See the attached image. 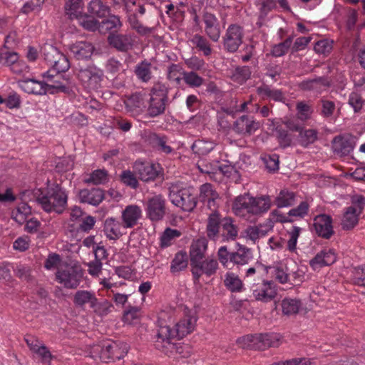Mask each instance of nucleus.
I'll use <instances>...</instances> for the list:
<instances>
[{
    "mask_svg": "<svg viewBox=\"0 0 365 365\" xmlns=\"http://www.w3.org/2000/svg\"><path fill=\"white\" fill-rule=\"evenodd\" d=\"M35 196L37 203L46 212L61 214L67 206L68 194L58 183H48L45 188L38 190Z\"/></svg>",
    "mask_w": 365,
    "mask_h": 365,
    "instance_id": "f257e3e1",
    "label": "nucleus"
},
{
    "mask_svg": "<svg viewBox=\"0 0 365 365\" xmlns=\"http://www.w3.org/2000/svg\"><path fill=\"white\" fill-rule=\"evenodd\" d=\"M271 205L269 196L253 197L249 194L237 197L232 204L234 213L240 217L249 219L251 216L267 212Z\"/></svg>",
    "mask_w": 365,
    "mask_h": 365,
    "instance_id": "f03ea898",
    "label": "nucleus"
},
{
    "mask_svg": "<svg viewBox=\"0 0 365 365\" xmlns=\"http://www.w3.org/2000/svg\"><path fill=\"white\" fill-rule=\"evenodd\" d=\"M127 352L126 344L107 339L91 346L89 356L94 359H99L102 361L110 362L123 359Z\"/></svg>",
    "mask_w": 365,
    "mask_h": 365,
    "instance_id": "7ed1b4c3",
    "label": "nucleus"
},
{
    "mask_svg": "<svg viewBox=\"0 0 365 365\" xmlns=\"http://www.w3.org/2000/svg\"><path fill=\"white\" fill-rule=\"evenodd\" d=\"M170 334L167 327H160L157 330L154 341L155 348L168 356L175 353L182 358L189 357L192 352L191 347L188 344L172 342L175 338H170Z\"/></svg>",
    "mask_w": 365,
    "mask_h": 365,
    "instance_id": "20e7f679",
    "label": "nucleus"
},
{
    "mask_svg": "<svg viewBox=\"0 0 365 365\" xmlns=\"http://www.w3.org/2000/svg\"><path fill=\"white\" fill-rule=\"evenodd\" d=\"M283 341V338L278 334H249L240 338L237 343L243 347L264 350L269 347H278Z\"/></svg>",
    "mask_w": 365,
    "mask_h": 365,
    "instance_id": "39448f33",
    "label": "nucleus"
},
{
    "mask_svg": "<svg viewBox=\"0 0 365 365\" xmlns=\"http://www.w3.org/2000/svg\"><path fill=\"white\" fill-rule=\"evenodd\" d=\"M169 199L175 206L183 211L191 212L196 207L195 196L190 189L183 187L181 183H172L169 187Z\"/></svg>",
    "mask_w": 365,
    "mask_h": 365,
    "instance_id": "423d86ee",
    "label": "nucleus"
},
{
    "mask_svg": "<svg viewBox=\"0 0 365 365\" xmlns=\"http://www.w3.org/2000/svg\"><path fill=\"white\" fill-rule=\"evenodd\" d=\"M168 92L169 88L165 84L160 82L154 83L150 91V98L147 109L150 117L155 118L164 113L168 101Z\"/></svg>",
    "mask_w": 365,
    "mask_h": 365,
    "instance_id": "0eeeda50",
    "label": "nucleus"
},
{
    "mask_svg": "<svg viewBox=\"0 0 365 365\" xmlns=\"http://www.w3.org/2000/svg\"><path fill=\"white\" fill-rule=\"evenodd\" d=\"M82 275V272L79 267L66 264L58 268L56 278L66 288L76 289L81 281Z\"/></svg>",
    "mask_w": 365,
    "mask_h": 365,
    "instance_id": "6e6552de",
    "label": "nucleus"
},
{
    "mask_svg": "<svg viewBox=\"0 0 365 365\" xmlns=\"http://www.w3.org/2000/svg\"><path fill=\"white\" fill-rule=\"evenodd\" d=\"M78 78L85 88L96 91L101 87L103 72L95 66H88L79 69Z\"/></svg>",
    "mask_w": 365,
    "mask_h": 365,
    "instance_id": "1a4fd4ad",
    "label": "nucleus"
},
{
    "mask_svg": "<svg viewBox=\"0 0 365 365\" xmlns=\"http://www.w3.org/2000/svg\"><path fill=\"white\" fill-rule=\"evenodd\" d=\"M197 318L190 313L186 314L182 319L176 323L175 329H172L169 326L161 323L160 327H165L170 333V338H176L180 339L187 334L192 333L196 326Z\"/></svg>",
    "mask_w": 365,
    "mask_h": 365,
    "instance_id": "9d476101",
    "label": "nucleus"
},
{
    "mask_svg": "<svg viewBox=\"0 0 365 365\" xmlns=\"http://www.w3.org/2000/svg\"><path fill=\"white\" fill-rule=\"evenodd\" d=\"M251 289L255 299L263 302L272 301L277 294L275 286L272 281L262 280L261 283L253 284Z\"/></svg>",
    "mask_w": 365,
    "mask_h": 365,
    "instance_id": "9b49d317",
    "label": "nucleus"
},
{
    "mask_svg": "<svg viewBox=\"0 0 365 365\" xmlns=\"http://www.w3.org/2000/svg\"><path fill=\"white\" fill-rule=\"evenodd\" d=\"M145 211L150 220H161L165 215V200L161 195L150 197L147 202Z\"/></svg>",
    "mask_w": 365,
    "mask_h": 365,
    "instance_id": "f8f14e48",
    "label": "nucleus"
},
{
    "mask_svg": "<svg viewBox=\"0 0 365 365\" xmlns=\"http://www.w3.org/2000/svg\"><path fill=\"white\" fill-rule=\"evenodd\" d=\"M44 56L45 60L57 73H64L70 68V63L66 56L56 48L50 47L48 51L44 53Z\"/></svg>",
    "mask_w": 365,
    "mask_h": 365,
    "instance_id": "ddd939ff",
    "label": "nucleus"
},
{
    "mask_svg": "<svg viewBox=\"0 0 365 365\" xmlns=\"http://www.w3.org/2000/svg\"><path fill=\"white\" fill-rule=\"evenodd\" d=\"M242 29L240 26L230 25L224 37V47L229 52H235L242 42Z\"/></svg>",
    "mask_w": 365,
    "mask_h": 365,
    "instance_id": "4468645a",
    "label": "nucleus"
},
{
    "mask_svg": "<svg viewBox=\"0 0 365 365\" xmlns=\"http://www.w3.org/2000/svg\"><path fill=\"white\" fill-rule=\"evenodd\" d=\"M159 165L138 161L133 166L135 174L144 182L155 180L159 175Z\"/></svg>",
    "mask_w": 365,
    "mask_h": 365,
    "instance_id": "2eb2a0df",
    "label": "nucleus"
},
{
    "mask_svg": "<svg viewBox=\"0 0 365 365\" xmlns=\"http://www.w3.org/2000/svg\"><path fill=\"white\" fill-rule=\"evenodd\" d=\"M191 267L195 279L198 280L203 274L207 277L214 275L218 269V262L216 259L213 258L203 259L192 265Z\"/></svg>",
    "mask_w": 365,
    "mask_h": 365,
    "instance_id": "dca6fc26",
    "label": "nucleus"
},
{
    "mask_svg": "<svg viewBox=\"0 0 365 365\" xmlns=\"http://www.w3.org/2000/svg\"><path fill=\"white\" fill-rule=\"evenodd\" d=\"M356 145V138L350 134L335 136L332 140V148L335 153L340 155L349 154Z\"/></svg>",
    "mask_w": 365,
    "mask_h": 365,
    "instance_id": "f3484780",
    "label": "nucleus"
},
{
    "mask_svg": "<svg viewBox=\"0 0 365 365\" xmlns=\"http://www.w3.org/2000/svg\"><path fill=\"white\" fill-rule=\"evenodd\" d=\"M313 226L316 233L325 239H329L334 234L331 217L323 214L317 215L314 219Z\"/></svg>",
    "mask_w": 365,
    "mask_h": 365,
    "instance_id": "a211bd4d",
    "label": "nucleus"
},
{
    "mask_svg": "<svg viewBox=\"0 0 365 365\" xmlns=\"http://www.w3.org/2000/svg\"><path fill=\"white\" fill-rule=\"evenodd\" d=\"M205 24V32L208 37L217 42L220 37V26L217 18L212 14L205 12L202 16Z\"/></svg>",
    "mask_w": 365,
    "mask_h": 365,
    "instance_id": "6ab92c4d",
    "label": "nucleus"
},
{
    "mask_svg": "<svg viewBox=\"0 0 365 365\" xmlns=\"http://www.w3.org/2000/svg\"><path fill=\"white\" fill-rule=\"evenodd\" d=\"M146 96L143 93H135L125 101L128 112L133 115H138L142 113L146 107Z\"/></svg>",
    "mask_w": 365,
    "mask_h": 365,
    "instance_id": "aec40b11",
    "label": "nucleus"
},
{
    "mask_svg": "<svg viewBox=\"0 0 365 365\" xmlns=\"http://www.w3.org/2000/svg\"><path fill=\"white\" fill-rule=\"evenodd\" d=\"M260 123L255 121L253 118L242 115L239 118L233 125V130L239 134L251 135L259 128Z\"/></svg>",
    "mask_w": 365,
    "mask_h": 365,
    "instance_id": "412c9836",
    "label": "nucleus"
},
{
    "mask_svg": "<svg viewBox=\"0 0 365 365\" xmlns=\"http://www.w3.org/2000/svg\"><path fill=\"white\" fill-rule=\"evenodd\" d=\"M108 41L117 50L128 51L133 48L134 39L129 34H110Z\"/></svg>",
    "mask_w": 365,
    "mask_h": 365,
    "instance_id": "4be33fe9",
    "label": "nucleus"
},
{
    "mask_svg": "<svg viewBox=\"0 0 365 365\" xmlns=\"http://www.w3.org/2000/svg\"><path fill=\"white\" fill-rule=\"evenodd\" d=\"M222 218L219 212L208 214L206 225V234L210 240H216L220 235Z\"/></svg>",
    "mask_w": 365,
    "mask_h": 365,
    "instance_id": "5701e85b",
    "label": "nucleus"
},
{
    "mask_svg": "<svg viewBox=\"0 0 365 365\" xmlns=\"http://www.w3.org/2000/svg\"><path fill=\"white\" fill-rule=\"evenodd\" d=\"M336 260V256L332 250H323L309 261V265L314 270H316L324 266H329Z\"/></svg>",
    "mask_w": 365,
    "mask_h": 365,
    "instance_id": "b1692460",
    "label": "nucleus"
},
{
    "mask_svg": "<svg viewBox=\"0 0 365 365\" xmlns=\"http://www.w3.org/2000/svg\"><path fill=\"white\" fill-rule=\"evenodd\" d=\"M329 86L330 82L325 76L307 79L298 83V88L303 91H316L317 93H320L323 88Z\"/></svg>",
    "mask_w": 365,
    "mask_h": 365,
    "instance_id": "393cba45",
    "label": "nucleus"
},
{
    "mask_svg": "<svg viewBox=\"0 0 365 365\" xmlns=\"http://www.w3.org/2000/svg\"><path fill=\"white\" fill-rule=\"evenodd\" d=\"M79 198L81 202L97 206L104 199V192L100 188L84 189L80 191Z\"/></svg>",
    "mask_w": 365,
    "mask_h": 365,
    "instance_id": "a878e982",
    "label": "nucleus"
},
{
    "mask_svg": "<svg viewBox=\"0 0 365 365\" xmlns=\"http://www.w3.org/2000/svg\"><path fill=\"white\" fill-rule=\"evenodd\" d=\"M141 214V209L138 205L127 206L122 212L123 227L131 228L136 225Z\"/></svg>",
    "mask_w": 365,
    "mask_h": 365,
    "instance_id": "bb28decb",
    "label": "nucleus"
},
{
    "mask_svg": "<svg viewBox=\"0 0 365 365\" xmlns=\"http://www.w3.org/2000/svg\"><path fill=\"white\" fill-rule=\"evenodd\" d=\"M239 226L235 220L230 217L222 218L221 235L225 240L233 241L238 236Z\"/></svg>",
    "mask_w": 365,
    "mask_h": 365,
    "instance_id": "cd10ccee",
    "label": "nucleus"
},
{
    "mask_svg": "<svg viewBox=\"0 0 365 365\" xmlns=\"http://www.w3.org/2000/svg\"><path fill=\"white\" fill-rule=\"evenodd\" d=\"M207 247L205 239H199L192 243L190 250V266L205 258Z\"/></svg>",
    "mask_w": 365,
    "mask_h": 365,
    "instance_id": "c85d7f7f",
    "label": "nucleus"
},
{
    "mask_svg": "<svg viewBox=\"0 0 365 365\" xmlns=\"http://www.w3.org/2000/svg\"><path fill=\"white\" fill-rule=\"evenodd\" d=\"M70 51L77 59H86L91 56L94 47L89 42L80 41L72 44Z\"/></svg>",
    "mask_w": 365,
    "mask_h": 365,
    "instance_id": "c756f323",
    "label": "nucleus"
},
{
    "mask_svg": "<svg viewBox=\"0 0 365 365\" xmlns=\"http://www.w3.org/2000/svg\"><path fill=\"white\" fill-rule=\"evenodd\" d=\"M21 88L28 93L36 95L46 94L47 89L46 83L36 81L33 78H27L20 82Z\"/></svg>",
    "mask_w": 365,
    "mask_h": 365,
    "instance_id": "7c9ffc66",
    "label": "nucleus"
},
{
    "mask_svg": "<svg viewBox=\"0 0 365 365\" xmlns=\"http://www.w3.org/2000/svg\"><path fill=\"white\" fill-rule=\"evenodd\" d=\"M148 141L153 148L162 153L170 154L173 152V148L168 145V138L165 135L151 133L148 135Z\"/></svg>",
    "mask_w": 365,
    "mask_h": 365,
    "instance_id": "2f4dec72",
    "label": "nucleus"
},
{
    "mask_svg": "<svg viewBox=\"0 0 365 365\" xmlns=\"http://www.w3.org/2000/svg\"><path fill=\"white\" fill-rule=\"evenodd\" d=\"M361 214L357 212L355 210V207L349 206L346 207L341 222L343 230H349L353 229L358 224L359 216Z\"/></svg>",
    "mask_w": 365,
    "mask_h": 365,
    "instance_id": "473e14b6",
    "label": "nucleus"
},
{
    "mask_svg": "<svg viewBox=\"0 0 365 365\" xmlns=\"http://www.w3.org/2000/svg\"><path fill=\"white\" fill-rule=\"evenodd\" d=\"M0 62L2 65L11 66L14 73H20L22 68H20L19 55L16 52L4 51L0 53Z\"/></svg>",
    "mask_w": 365,
    "mask_h": 365,
    "instance_id": "72a5a7b5",
    "label": "nucleus"
},
{
    "mask_svg": "<svg viewBox=\"0 0 365 365\" xmlns=\"http://www.w3.org/2000/svg\"><path fill=\"white\" fill-rule=\"evenodd\" d=\"M51 71L43 73V76L48 78L51 81V83H46V87L47 91L51 89H56L57 91L65 92L67 89L66 86L63 83V81H68V79L64 77V75L61 73H57L56 75L51 74Z\"/></svg>",
    "mask_w": 365,
    "mask_h": 365,
    "instance_id": "f704fd0d",
    "label": "nucleus"
},
{
    "mask_svg": "<svg viewBox=\"0 0 365 365\" xmlns=\"http://www.w3.org/2000/svg\"><path fill=\"white\" fill-rule=\"evenodd\" d=\"M229 76L232 81L242 84L250 78L251 70L246 66H235L230 70Z\"/></svg>",
    "mask_w": 365,
    "mask_h": 365,
    "instance_id": "c9c22d12",
    "label": "nucleus"
},
{
    "mask_svg": "<svg viewBox=\"0 0 365 365\" xmlns=\"http://www.w3.org/2000/svg\"><path fill=\"white\" fill-rule=\"evenodd\" d=\"M104 232L109 239H118L122 235L120 223L113 217L106 219L104 222Z\"/></svg>",
    "mask_w": 365,
    "mask_h": 365,
    "instance_id": "e433bc0d",
    "label": "nucleus"
},
{
    "mask_svg": "<svg viewBox=\"0 0 365 365\" xmlns=\"http://www.w3.org/2000/svg\"><path fill=\"white\" fill-rule=\"evenodd\" d=\"M272 226L269 224L259 225L257 226H250L246 230V235L252 241L255 242L257 240L264 237L270 230Z\"/></svg>",
    "mask_w": 365,
    "mask_h": 365,
    "instance_id": "4c0bfd02",
    "label": "nucleus"
},
{
    "mask_svg": "<svg viewBox=\"0 0 365 365\" xmlns=\"http://www.w3.org/2000/svg\"><path fill=\"white\" fill-rule=\"evenodd\" d=\"M96 298V294L92 292L79 290L74 294L73 302L78 307H83L85 304H88L90 307H91Z\"/></svg>",
    "mask_w": 365,
    "mask_h": 365,
    "instance_id": "58836bf2",
    "label": "nucleus"
},
{
    "mask_svg": "<svg viewBox=\"0 0 365 365\" xmlns=\"http://www.w3.org/2000/svg\"><path fill=\"white\" fill-rule=\"evenodd\" d=\"M152 64L147 61H143L135 68V74L141 81L147 83L152 78Z\"/></svg>",
    "mask_w": 365,
    "mask_h": 365,
    "instance_id": "ea45409f",
    "label": "nucleus"
},
{
    "mask_svg": "<svg viewBox=\"0 0 365 365\" xmlns=\"http://www.w3.org/2000/svg\"><path fill=\"white\" fill-rule=\"evenodd\" d=\"M185 73L182 65L171 63L167 69V78L170 81H173L179 86L183 79Z\"/></svg>",
    "mask_w": 365,
    "mask_h": 365,
    "instance_id": "a19ab883",
    "label": "nucleus"
},
{
    "mask_svg": "<svg viewBox=\"0 0 365 365\" xmlns=\"http://www.w3.org/2000/svg\"><path fill=\"white\" fill-rule=\"evenodd\" d=\"M282 312L284 315H292L298 313L302 303L299 299L284 298L281 303Z\"/></svg>",
    "mask_w": 365,
    "mask_h": 365,
    "instance_id": "79ce46f5",
    "label": "nucleus"
},
{
    "mask_svg": "<svg viewBox=\"0 0 365 365\" xmlns=\"http://www.w3.org/2000/svg\"><path fill=\"white\" fill-rule=\"evenodd\" d=\"M89 13L99 18L106 16L110 12V8L100 0H93L88 7Z\"/></svg>",
    "mask_w": 365,
    "mask_h": 365,
    "instance_id": "37998d69",
    "label": "nucleus"
},
{
    "mask_svg": "<svg viewBox=\"0 0 365 365\" xmlns=\"http://www.w3.org/2000/svg\"><path fill=\"white\" fill-rule=\"evenodd\" d=\"M215 147V143L210 140H197L191 146L194 153L198 155H205L208 154Z\"/></svg>",
    "mask_w": 365,
    "mask_h": 365,
    "instance_id": "c03bdc74",
    "label": "nucleus"
},
{
    "mask_svg": "<svg viewBox=\"0 0 365 365\" xmlns=\"http://www.w3.org/2000/svg\"><path fill=\"white\" fill-rule=\"evenodd\" d=\"M91 308L97 315L106 316L112 312L113 306L107 299L96 298Z\"/></svg>",
    "mask_w": 365,
    "mask_h": 365,
    "instance_id": "a18cd8bd",
    "label": "nucleus"
},
{
    "mask_svg": "<svg viewBox=\"0 0 365 365\" xmlns=\"http://www.w3.org/2000/svg\"><path fill=\"white\" fill-rule=\"evenodd\" d=\"M224 284L232 292H240L243 287V283L240 277L232 272H228L225 274Z\"/></svg>",
    "mask_w": 365,
    "mask_h": 365,
    "instance_id": "49530a36",
    "label": "nucleus"
},
{
    "mask_svg": "<svg viewBox=\"0 0 365 365\" xmlns=\"http://www.w3.org/2000/svg\"><path fill=\"white\" fill-rule=\"evenodd\" d=\"M294 202L295 194L287 190H281L275 200V204L278 207L292 206L294 205Z\"/></svg>",
    "mask_w": 365,
    "mask_h": 365,
    "instance_id": "de8ad7c7",
    "label": "nucleus"
},
{
    "mask_svg": "<svg viewBox=\"0 0 365 365\" xmlns=\"http://www.w3.org/2000/svg\"><path fill=\"white\" fill-rule=\"evenodd\" d=\"M192 43L206 56H210L212 53L210 45L206 38L200 35L195 34L190 40Z\"/></svg>",
    "mask_w": 365,
    "mask_h": 365,
    "instance_id": "09e8293b",
    "label": "nucleus"
},
{
    "mask_svg": "<svg viewBox=\"0 0 365 365\" xmlns=\"http://www.w3.org/2000/svg\"><path fill=\"white\" fill-rule=\"evenodd\" d=\"M108 181V172L104 169H99L93 171L89 178L85 180L86 183H92L93 185L105 184Z\"/></svg>",
    "mask_w": 365,
    "mask_h": 365,
    "instance_id": "8fccbe9b",
    "label": "nucleus"
},
{
    "mask_svg": "<svg viewBox=\"0 0 365 365\" xmlns=\"http://www.w3.org/2000/svg\"><path fill=\"white\" fill-rule=\"evenodd\" d=\"M257 92L262 98H269L276 101H280L283 98V95L281 91L272 90L267 85L258 87Z\"/></svg>",
    "mask_w": 365,
    "mask_h": 365,
    "instance_id": "3c124183",
    "label": "nucleus"
},
{
    "mask_svg": "<svg viewBox=\"0 0 365 365\" xmlns=\"http://www.w3.org/2000/svg\"><path fill=\"white\" fill-rule=\"evenodd\" d=\"M83 2L81 0H68L65 4L66 14L72 18H78L81 14Z\"/></svg>",
    "mask_w": 365,
    "mask_h": 365,
    "instance_id": "603ef678",
    "label": "nucleus"
},
{
    "mask_svg": "<svg viewBox=\"0 0 365 365\" xmlns=\"http://www.w3.org/2000/svg\"><path fill=\"white\" fill-rule=\"evenodd\" d=\"M210 199H220L219 194L211 184H203L200 187V200L205 204Z\"/></svg>",
    "mask_w": 365,
    "mask_h": 365,
    "instance_id": "864d4df0",
    "label": "nucleus"
},
{
    "mask_svg": "<svg viewBox=\"0 0 365 365\" xmlns=\"http://www.w3.org/2000/svg\"><path fill=\"white\" fill-rule=\"evenodd\" d=\"M141 317V309L138 307H130L123 313V320L128 324H136Z\"/></svg>",
    "mask_w": 365,
    "mask_h": 365,
    "instance_id": "5fc2aeb1",
    "label": "nucleus"
},
{
    "mask_svg": "<svg viewBox=\"0 0 365 365\" xmlns=\"http://www.w3.org/2000/svg\"><path fill=\"white\" fill-rule=\"evenodd\" d=\"M121 26L120 19L116 16H110L108 19L102 21L99 24V31L101 32H106L109 31L116 30Z\"/></svg>",
    "mask_w": 365,
    "mask_h": 365,
    "instance_id": "6e6d98bb",
    "label": "nucleus"
},
{
    "mask_svg": "<svg viewBox=\"0 0 365 365\" xmlns=\"http://www.w3.org/2000/svg\"><path fill=\"white\" fill-rule=\"evenodd\" d=\"M181 233L178 230L167 228L160 237V247H167L171 245L173 240L180 236Z\"/></svg>",
    "mask_w": 365,
    "mask_h": 365,
    "instance_id": "4d7b16f0",
    "label": "nucleus"
},
{
    "mask_svg": "<svg viewBox=\"0 0 365 365\" xmlns=\"http://www.w3.org/2000/svg\"><path fill=\"white\" fill-rule=\"evenodd\" d=\"M320 115L325 118H331L336 110V106L334 101L322 98L319 101Z\"/></svg>",
    "mask_w": 365,
    "mask_h": 365,
    "instance_id": "13d9d810",
    "label": "nucleus"
},
{
    "mask_svg": "<svg viewBox=\"0 0 365 365\" xmlns=\"http://www.w3.org/2000/svg\"><path fill=\"white\" fill-rule=\"evenodd\" d=\"M187 265L186 253L178 252L175 255V258L170 266V271L173 273L180 272L186 268Z\"/></svg>",
    "mask_w": 365,
    "mask_h": 365,
    "instance_id": "bf43d9fd",
    "label": "nucleus"
},
{
    "mask_svg": "<svg viewBox=\"0 0 365 365\" xmlns=\"http://www.w3.org/2000/svg\"><path fill=\"white\" fill-rule=\"evenodd\" d=\"M292 41L293 38L289 36L283 42L274 45L272 49V54L275 57H280L284 56L291 48Z\"/></svg>",
    "mask_w": 365,
    "mask_h": 365,
    "instance_id": "052dcab7",
    "label": "nucleus"
},
{
    "mask_svg": "<svg viewBox=\"0 0 365 365\" xmlns=\"http://www.w3.org/2000/svg\"><path fill=\"white\" fill-rule=\"evenodd\" d=\"M183 80L187 85L192 88H198L204 83V79L194 71H185Z\"/></svg>",
    "mask_w": 365,
    "mask_h": 365,
    "instance_id": "680f3d73",
    "label": "nucleus"
},
{
    "mask_svg": "<svg viewBox=\"0 0 365 365\" xmlns=\"http://www.w3.org/2000/svg\"><path fill=\"white\" fill-rule=\"evenodd\" d=\"M276 135L277 140L282 148H285L291 145L292 139L288 134L287 130H284L280 127H277Z\"/></svg>",
    "mask_w": 365,
    "mask_h": 365,
    "instance_id": "e2e57ef3",
    "label": "nucleus"
},
{
    "mask_svg": "<svg viewBox=\"0 0 365 365\" xmlns=\"http://www.w3.org/2000/svg\"><path fill=\"white\" fill-rule=\"evenodd\" d=\"M262 160L269 172H274L279 169V156L277 154L266 155Z\"/></svg>",
    "mask_w": 365,
    "mask_h": 365,
    "instance_id": "0e129e2a",
    "label": "nucleus"
},
{
    "mask_svg": "<svg viewBox=\"0 0 365 365\" xmlns=\"http://www.w3.org/2000/svg\"><path fill=\"white\" fill-rule=\"evenodd\" d=\"M247 253L248 250H246L245 248L242 249V247H240V249L237 252H232L231 262L238 265L247 264L249 260Z\"/></svg>",
    "mask_w": 365,
    "mask_h": 365,
    "instance_id": "69168bd1",
    "label": "nucleus"
},
{
    "mask_svg": "<svg viewBox=\"0 0 365 365\" xmlns=\"http://www.w3.org/2000/svg\"><path fill=\"white\" fill-rule=\"evenodd\" d=\"M259 18H264L267 14L276 7L274 0H258Z\"/></svg>",
    "mask_w": 365,
    "mask_h": 365,
    "instance_id": "338daca9",
    "label": "nucleus"
},
{
    "mask_svg": "<svg viewBox=\"0 0 365 365\" xmlns=\"http://www.w3.org/2000/svg\"><path fill=\"white\" fill-rule=\"evenodd\" d=\"M302 143L304 145L313 143L317 138V132L313 129L300 130Z\"/></svg>",
    "mask_w": 365,
    "mask_h": 365,
    "instance_id": "774afa93",
    "label": "nucleus"
}]
</instances>
